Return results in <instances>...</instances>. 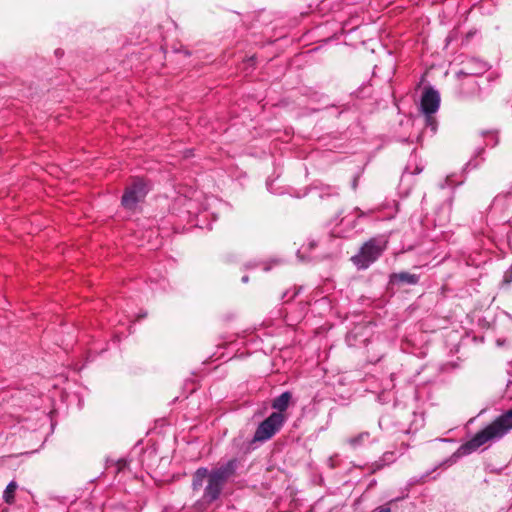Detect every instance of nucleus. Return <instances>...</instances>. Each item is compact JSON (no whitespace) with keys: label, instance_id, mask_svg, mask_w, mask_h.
Wrapping results in <instances>:
<instances>
[{"label":"nucleus","instance_id":"1","mask_svg":"<svg viewBox=\"0 0 512 512\" xmlns=\"http://www.w3.org/2000/svg\"><path fill=\"white\" fill-rule=\"evenodd\" d=\"M512 430V409L496 417L484 429L478 431L458 449L459 454L468 455L489 441L497 440Z\"/></svg>","mask_w":512,"mask_h":512},{"label":"nucleus","instance_id":"10","mask_svg":"<svg viewBox=\"0 0 512 512\" xmlns=\"http://www.w3.org/2000/svg\"><path fill=\"white\" fill-rule=\"evenodd\" d=\"M394 278L398 279L401 282L408 284H416L418 282V276L415 274H411L408 272H402L399 274H395Z\"/></svg>","mask_w":512,"mask_h":512},{"label":"nucleus","instance_id":"6","mask_svg":"<svg viewBox=\"0 0 512 512\" xmlns=\"http://www.w3.org/2000/svg\"><path fill=\"white\" fill-rule=\"evenodd\" d=\"M440 105V95L438 91H436L432 87L425 88L422 97H421V110L422 112L430 116L434 114L439 109Z\"/></svg>","mask_w":512,"mask_h":512},{"label":"nucleus","instance_id":"4","mask_svg":"<svg viewBox=\"0 0 512 512\" xmlns=\"http://www.w3.org/2000/svg\"><path fill=\"white\" fill-rule=\"evenodd\" d=\"M384 250L385 245L376 239H370L362 245L359 253L354 255L351 261L358 269H366L382 255Z\"/></svg>","mask_w":512,"mask_h":512},{"label":"nucleus","instance_id":"2","mask_svg":"<svg viewBox=\"0 0 512 512\" xmlns=\"http://www.w3.org/2000/svg\"><path fill=\"white\" fill-rule=\"evenodd\" d=\"M237 466L238 461L231 459L226 464L208 471L207 485L202 497L206 503H211L219 498L225 484L235 475Z\"/></svg>","mask_w":512,"mask_h":512},{"label":"nucleus","instance_id":"11","mask_svg":"<svg viewBox=\"0 0 512 512\" xmlns=\"http://www.w3.org/2000/svg\"><path fill=\"white\" fill-rule=\"evenodd\" d=\"M368 437H369V433H367V432L361 433L356 437L350 438L348 440V443L352 448H356L358 445H360L364 441L365 438H368Z\"/></svg>","mask_w":512,"mask_h":512},{"label":"nucleus","instance_id":"5","mask_svg":"<svg viewBox=\"0 0 512 512\" xmlns=\"http://www.w3.org/2000/svg\"><path fill=\"white\" fill-rule=\"evenodd\" d=\"M285 416L281 413H272L257 427L253 442H264L272 438L283 426Z\"/></svg>","mask_w":512,"mask_h":512},{"label":"nucleus","instance_id":"3","mask_svg":"<svg viewBox=\"0 0 512 512\" xmlns=\"http://www.w3.org/2000/svg\"><path fill=\"white\" fill-rule=\"evenodd\" d=\"M149 192L148 184L141 178H134L125 188L121 205L128 211L135 212L138 204L143 202Z\"/></svg>","mask_w":512,"mask_h":512},{"label":"nucleus","instance_id":"13","mask_svg":"<svg viewBox=\"0 0 512 512\" xmlns=\"http://www.w3.org/2000/svg\"><path fill=\"white\" fill-rule=\"evenodd\" d=\"M512 281V275L505 274L504 276V282L506 284H509Z\"/></svg>","mask_w":512,"mask_h":512},{"label":"nucleus","instance_id":"9","mask_svg":"<svg viewBox=\"0 0 512 512\" xmlns=\"http://www.w3.org/2000/svg\"><path fill=\"white\" fill-rule=\"evenodd\" d=\"M16 489H17V483L14 481L10 482L7 485V487L4 491V495H3V498L6 503L11 504L14 502Z\"/></svg>","mask_w":512,"mask_h":512},{"label":"nucleus","instance_id":"12","mask_svg":"<svg viewBox=\"0 0 512 512\" xmlns=\"http://www.w3.org/2000/svg\"><path fill=\"white\" fill-rule=\"evenodd\" d=\"M374 512H391V509L387 505L378 507Z\"/></svg>","mask_w":512,"mask_h":512},{"label":"nucleus","instance_id":"8","mask_svg":"<svg viewBox=\"0 0 512 512\" xmlns=\"http://www.w3.org/2000/svg\"><path fill=\"white\" fill-rule=\"evenodd\" d=\"M208 469L201 467L198 468L193 474L192 489L193 491H200L205 480H207Z\"/></svg>","mask_w":512,"mask_h":512},{"label":"nucleus","instance_id":"7","mask_svg":"<svg viewBox=\"0 0 512 512\" xmlns=\"http://www.w3.org/2000/svg\"><path fill=\"white\" fill-rule=\"evenodd\" d=\"M291 398L292 394L290 392H283L272 401V408L277 410L276 413L282 414L288 408Z\"/></svg>","mask_w":512,"mask_h":512}]
</instances>
